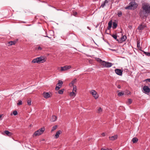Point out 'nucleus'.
Segmentation results:
<instances>
[{
    "mask_svg": "<svg viewBox=\"0 0 150 150\" xmlns=\"http://www.w3.org/2000/svg\"><path fill=\"white\" fill-rule=\"evenodd\" d=\"M139 13L142 19L146 20L149 15L150 14V5L148 3L142 4Z\"/></svg>",
    "mask_w": 150,
    "mask_h": 150,
    "instance_id": "f257e3e1",
    "label": "nucleus"
},
{
    "mask_svg": "<svg viewBox=\"0 0 150 150\" xmlns=\"http://www.w3.org/2000/svg\"><path fill=\"white\" fill-rule=\"evenodd\" d=\"M46 61V59L43 57L40 56L33 59L32 62L33 63H41Z\"/></svg>",
    "mask_w": 150,
    "mask_h": 150,
    "instance_id": "f03ea898",
    "label": "nucleus"
},
{
    "mask_svg": "<svg viewBox=\"0 0 150 150\" xmlns=\"http://www.w3.org/2000/svg\"><path fill=\"white\" fill-rule=\"evenodd\" d=\"M137 4L136 3L135 1H131L129 4L128 6L126 7L125 9H135L137 6Z\"/></svg>",
    "mask_w": 150,
    "mask_h": 150,
    "instance_id": "7ed1b4c3",
    "label": "nucleus"
},
{
    "mask_svg": "<svg viewBox=\"0 0 150 150\" xmlns=\"http://www.w3.org/2000/svg\"><path fill=\"white\" fill-rule=\"evenodd\" d=\"M45 130V127H43L37 131H35L34 132L33 135H34L35 136H39L40 135L43 133Z\"/></svg>",
    "mask_w": 150,
    "mask_h": 150,
    "instance_id": "20e7f679",
    "label": "nucleus"
},
{
    "mask_svg": "<svg viewBox=\"0 0 150 150\" xmlns=\"http://www.w3.org/2000/svg\"><path fill=\"white\" fill-rule=\"evenodd\" d=\"M90 93L93 95L96 99H97L98 98L99 95L95 90H92L90 91Z\"/></svg>",
    "mask_w": 150,
    "mask_h": 150,
    "instance_id": "39448f33",
    "label": "nucleus"
},
{
    "mask_svg": "<svg viewBox=\"0 0 150 150\" xmlns=\"http://www.w3.org/2000/svg\"><path fill=\"white\" fill-rule=\"evenodd\" d=\"M127 39V37L126 35H122L121 38H120L119 40H117V41L119 43H122V42L125 41Z\"/></svg>",
    "mask_w": 150,
    "mask_h": 150,
    "instance_id": "423d86ee",
    "label": "nucleus"
},
{
    "mask_svg": "<svg viewBox=\"0 0 150 150\" xmlns=\"http://www.w3.org/2000/svg\"><path fill=\"white\" fill-rule=\"evenodd\" d=\"M110 0H105L104 1H103L100 6V8L101 7L103 8L106 6V5H108V4L110 2ZM108 5H109V4Z\"/></svg>",
    "mask_w": 150,
    "mask_h": 150,
    "instance_id": "0eeeda50",
    "label": "nucleus"
},
{
    "mask_svg": "<svg viewBox=\"0 0 150 150\" xmlns=\"http://www.w3.org/2000/svg\"><path fill=\"white\" fill-rule=\"evenodd\" d=\"M71 66H66L61 67V71H65L71 68Z\"/></svg>",
    "mask_w": 150,
    "mask_h": 150,
    "instance_id": "6e6552de",
    "label": "nucleus"
},
{
    "mask_svg": "<svg viewBox=\"0 0 150 150\" xmlns=\"http://www.w3.org/2000/svg\"><path fill=\"white\" fill-rule=\"evenodd\" d=\"M122 70L119 69H116L115 70V73L119 76H122Z\"/></svg>",
    "mask_w": 150,
    "mask_h": 150,
    "instance_id": "1a4fd4ad",
    "label": "nucleus"
},
{
    "mask_svg": "<svg viewBox=\"0 0 150 150\" xmlns=\"http://www.w3.org/2000/svg\"><path fill=\"white\" fill-rule=\"evenodd\" d=\"M143 89L144 92L146 93H149L150 91V89L148 86H144Z\"/></svg>",
    "mask_w": 150,
    "mask_h": 150,
    "instance_id": "9d476101",
    "label": "nucleus"
},
{
    "mask_svg": "<svg viewBox=\"0 0 150 150\" xmlns=\"http://www.w3.org/2000/svg\"><path fill=\"white\" fill-rule=\"evenodd\" d=\"M43 96L45 98H47L50 97V95L48 92H44L43 93Z\"/></svg>",
    "mask_w": 150,
    "mask_h": 150,
    "instance_id": "9b49d317",
    "label": "nucleus"
},
{
    "mask_svg": "<svg viewBox=\"0 0 150 150\" xmlns=\"http://www.w3.org/2000/svg\"><path fill=\"white\" fill-rule=\"evenodd\" d=\"M146 26L145 25H143L142 24L140 25L138 28V29L139 30H143Z\"/></svg>",
    "mask_w": 150,
    "mask_h": 150,
    "instance_id": "f8f14e48",
    "label": "nucleus"
},
{
    "mask_svg": "<svg viewBox=\"0 0 150 150\" xmlns=\"http://www.w3.org/2000/svg\"><path fill=\"white\" fill-rule=\"evenodd\" d=\"M62 133L61 131L60 130L58 131L56 133V134L54 136V138L55 139L58 138L59 137V135Z\"/></svg>",
    "mask_w": 150,
    "mask_h": 150,
    "instance_id": "ddd939ff",
    "label": "nucleus"
},
{
    "mask_svg": "<svg viewBox=\"0 0 150 150\" xmlns=\"http://www.w3.org/2000/svg\"><path fill=\"white\" fill-rule=\"evenodd\" d=\"M18 40L17 39L16 40H14L13 41H10L9 42H8V44H9L8 46L11 45H14L16 43Z\"/></svg>",
    "mask_w": 150,
    "mask_h": 150,
    "instance_id": "4468645a",
    "label": "nucleus"
},
{
    "mask_svg": "<svg viewBox=\"0 0 150 150\" xmlns=\"http://www.w3.org/2000/svg\"><path fill=\"white\" fill-rule=\"evenodd\" d=\"M118 137L117 135H115L114 136H112L111 137H109V138L111 140H114L116 139Z\"/></svg>",
    "mask_w": 150,
    "mask_h": 150,
    "instance_id": "2eb2a0df",
    "label": "nucleus"
},
{
    "mask_svg": "<svg viewBox=\"0 0 150 150\" xmlns=\"http://www.w3.org/2000/svg\"><path fill=\"white\" fill-rule=\"evenodd\" d=\"M113 26L112 28L113 29H115L117 26V21H115L112 23Z\"/></svg>",
    "mask_w": 150,
    "mask_h": 150,
    "instance_id": "dca6fc26",
    "label": "nucleus"
},
{
    "mask_svg": "<svg viewBox=\"0 0 150 150\" xmlns=\"http://www.w3.org/2000/svg\"><path fill=\"white\" fill-rule=\"evenodd\" d=\"M57 120V117L55 115H53L50 119V121L52 122H54Z\"/></svg>",
    "mask_w": 150,
    "mask_h": 150,
    "instance_id": "f3484780",
    "label": "nucleus"
},
{
    "mask_svg": "<svg viewBox=\"0 0 150 150\" xmlns=\"http://www.w3.org/2000/svg\"><path fill=\"white\" fill-rule=\"evenodd\" d=\"M112 20L110 21L108 23V26L107 28V29L108 30H110L111 28L112 25Z\"/></svg>",
    "mask_w": 150,
    "mask_h": 150,
    "instance_id": "a211bd4d",
    "label": "nucleus"
},
{
    "mask_svg": "<svg viewBox=\"0 0 150 150\" xmlns=\"http://www.w3.org/2000/svg\"><path fill=\"white\" fill-rule=\"evenodd\" d=\"M4 133L7 135V136H10L12 135V133L11 132H10L8 130H6L4 131Z\"/></svg>",
    "mask_w": 150,
    "mask_h": 150,
    "instance_id": "6ab92c4d",
    "label": "nucleus"
},
{
    "mask_svg": "<svg viewBox=\"0 0 150 150\" xmlns=\"http://www.w3.org/2000/svg\"><path fill=\"white\" fill-rule=\"evenodd\" d=\"M98 59H99V61L101 62V65H103L104 67H105L106 62L104 61H102L101 59L99 58Z\"/></svg>",
    "mask_w": 150,
    "mask_h": 150,
    "instance_id": "aec40b11",
    "label": "nucleus"
},
{
    "mask_svg": "<svg viewBox=\"0 0 150 150\" xmlns=\"http://www.w3.org/2000/svg\"><path fill=\"white\" fill-rule=\"evenodd\" d=\"M112 64L111 63L106 62L105 67H111L112 66Z\"/></svg>",
    "mask_w": 150,
    "mask_h": 150,
    "instance_id": "412c9836",
    "label": "nucleus"
},
{
    "mask_svg": "<svg viewBox=\"0 0 150 150\" xmlns=\"http://www.w3.org/2000/svg\"><path fill=\"white\" fill-rule=\"evenodd\" d=\"M76 79H75L74 80H73L69 84V85L70 86H74V84L76 82Z\"/></svg>",
    "mask_w": 150,
    "mask_h": 150,
    "instance_id": "4be33fe9",
    "label": "nucleus"
},
{
    "mask_svg": "<svg viewBox=\"0 0 150 150\" xmlns=\"http://www.w3.org/2000/svg\"><path fill=\"white\" fill-rule=\"evenodd\" d=\"M138 140V139L136 137H134L132 138V141L133 143L137 142Z\"/></svg>",
    "mask_w": 150,
    "mask_h": 150,
    "instance_id": "5701e85b",
    "label": "nucleus"
},
{
    "mask_svg": "<svg viewBox=\"0 0 150 150\" xmlns=\"http://www.w3.org/2000/svg\"><path fill=\"white\" fill-rule=\"evenodd\" d=\"M70 95L71 96L74 97L76 96V94L74 92L72 91L70 93Z\"/></svg>",
    "mask_w": 150,
    "mask_h": 150,
    "instance_id": "b1692460",
    "label": "nucleus"
},
{
    "mask_svg": "<svg viewBox=\"0 0 150 150\" xmlns=\"http://www.w3.org/2000/svg\"><path fill=\"white\" fill-rule=\"evenodd\" d=\"M111 35L117 41V40H119V39H117V36L116 34H111Z\"/></svg>",
    "mask_w": 150,
    "mask_h": 150,
    "instance_id": "393cba45",
    "label": "nucleus"
},
{
    "mask_svg": "<svg viewBox=\"0 0 150 150\" xmlns=\"http://www.w3.org/2000/svg\"><path fill=\"white\" fill-rule=\"evenodd\" d=\"M63 83L62 81L59 80L58 81V83L56 84V86L60 85L61 86L62 85V86Z\"/></svg>",
    "mask_w": 150,
    "mask_h": 150,
    "instance_id": "a878e982",
    "label": "nucleus"
},
{
    "mask_svg": "<svg viewBox=\"0 0 150 150\" xmlns=\"http://www.w3.org/2000/svg\"><path fill=\"white\" fill-rule=\"evenodd\" d=\"M62 86V85H57L56 86V87H55V90L56 91L58 90Z\"/></svg>",
    "mask_w": 150,
    "mask_h": 150,
    "instance_id": "bb28decb",
    "label": "nucleus"
},
{
    "mask_svg": "<svg viewBox=\"0 0 150 150\" xmlns=\"http://www.w3.org/2000/svg\"><path fill=\"white\" fill-rule=\"evenodd\" d=\"M64 91V89H62L61 90L59 91L58 93L59 94H62L63 93Z\"/></svg>",
    "mask_w": 150,
    "mask_h": 150,
    "instance_id": "cd10ccee",
    "label": "nucleus"
},
{
    "mask_svg": "<svg viewBox=\"0 0 150 150\" xmlns=\"http://www.w3.org/2000/svg\"><path fill=\"white\" fill-rule=\"evenodd\" d=\"M31 100L30 98L27 100V103L28 105H31Z\"/></svg>",
    "mask_w": 150,
    "mask_h": 150,
    "instance_id": "c85d7f7f",
    "label": "nucleus"
},
{
    "mask_svg": "<svg viewBox=\"0 0 150 150\" xmlns=\"http://www.w3.org/2000/svg\"><path fill=\"white\" fill-rule=\"evenodd\" d=\"M76 90L77 88L76 86L74 85L73 86V89L72 91L74 92H76Z\"/></svg>",
    "mask_w": 150,
    "mask_h": 150,
    "instance_id": "c756f323",
    "label": "nucleus"
},
{
    "mask_svg": "<svg viewBox=\"0 0 150 150\" xmlns=\"http://www.w3.org/2000/svg\"><path fill=\"white\" fill-rule=\"evenodd\" d=\"M57 125H55L54 126H53L52 127V129L51 130V132H53V131H54V130H55L57 128Z\"/></svg>",
    "mask_w": 150,
    "mask_h": 150,
    "instance_id": "7c9ffc66",
    "label": "nucleus"
},
{
    "mask_svg": "<svg viewBox=\"0 0 150 150\" xmlns=\"http://www.w3.org/2000/svg\"><path fill=\"white\" fill-rule=\"evenodd\" d=\"M124 94V92L123 91H121L119 93H118L117 95L119 96H121L123 95Z\"/></svg>",
    "mask_w": 150,
    "mask_h": 150,
    "instance_id": "2f4dec72",
    "label": "nucleus"
},
{
    "mask_svg": "<svg viewBox=\"0 0 150 150\" xmlns=\"http://www.w3.org/2000/svg\"><path fill=\"white\" fill-rule=\"evenodd\" d=\"M122 12L121 11H119V12H118L117 15L119 17H121L122 16Z\"/></svg>",
    "mask_w": 150,
    "mask_h": 150,
    "instance_id": "473e14b6",
    "label": "nucleus"
},
{
    "mask_svg": "<svg viewBox=\"0 0 150 150\" xmlns=\"http://www.w3.org/2000/svg\"><path fill=\"white\" fill-rule=\"evenodd\" d=\"M132 102V100L131 99H129L128 100V105L130 104Z\"/></svg>",
    "mask_w": 150,
    "mask_h": 150,
    "instance_id": "72a5a7b5",
    "label": "nucleus"
},
{
    "mask_svg": "<svg viewBox=\"0 0 150 150\" xmlns=\"http://www.w3.org/2000/svg\"><path fill=\"white\" fill-rule=\"evenodd\" d=\"M140 42L139 41H137V47L139 48H140Z\"/></svg>",
    "mask_w": 150,
    "mask_h": 150,
    "instance_id": "f704fd0d",
    "label": "nucleus"
},
{
    "mask_svg": "<svg viewBox=\"0 0 150 150\" xmlns=\"http://www.w3.org/2000/svg\"><path fill=\"white\" fill-rule=\"evenodd\" d=\"M98 113H100L102 112V110L101 107H99L98 110Z\"/></svg>",
    "mask_w": 150,
    "mask_h": 150,
    "instance_id": "c9c22d12",
    "label": "nucleus"
},
{
    "mask_svg": "<svg viewBox=\"0 0 150 150\" xmlns=\"http://www.w3.org/2000/svg\"><path fill=\"white\" fill-rule=\"evenodd\" d=\"M144 53L146 55L149 56H150V52H144Z\"/></svg>",
    "mask_w": 150,
    "mask_h": 150,
    "instance_id": "e433bc0d",
    "label": "nucleus"
},
{
    "mask_svg": "<svg viewBox=\"0 0 150 150\" xmlns=\"http://www.w3.org/2000/svg\"><path fill=\"white\" fill-rule=\"evenodd\" d=\"M22 104V102L21 100H19L18 102L17 103V105H21Z\"/></svg>",
    "mask_w": 150,
    "mask_h": 150,
    "instance_id": "4c0bfd02",
    "label": "nucleus"
},
{
    "mask_svg": "<svg viewBox=\"0 0 150 150\" xmlns=\"http://www.w3.org/2000/svg\"><path fill=\"white\" fill-rule=\"evenodd\" d=\"M13 114L14 115H16L18 114L17 111L16 110H15L13 111Z\"/></svg>",
    "mask_w": 150,
    "mask_h": 150,
    "instance_id": "58836bf2",
    "label": "nucleus"
},
{
    "mask_svg": "<svg viewBox=\"0 0 150 150\" xmlns=\"http://www.w3.org/2000/svg\"><path fill=\"white\" fill-rule=\"evenodd\" d=\"M145 81H146V82H147V81H148L150 82V79H146L145 80Z\"/></svg>",
    "mask_w": 150,
    "mask_h": 150,
    "instance_id": "ea45409f",
    "label": "nucleus"
},
{
    "mask_svg": "<svg viewBox=\"0 0 150 150\" xmlns=\"http://www.w3.org/2000/svg\"><path fill=\"white\" fill-rule=\"evenodd\" d=\"M38 50H42V48L40 46L38 47L37 48Z\"/></svg>",
    "mask_w": 150,
    "mask_h": 150,
    "instance_id": "a19ab883",
    "label": "nucleus"
},
{
    "mask_svg": "<svg viewBox=\"0 0 150 150\" xmlns=\"http://www.w3.org/2000/svg\"><path fill=\"white\" fill-rule=\"evenodd\" d=\"M51 6V7H53V8H55V9H56V10H57V11H59V10H60V11H62V10H61V9H60V10H59V9H57L55 7H53V6Z\"/></svg>",
    "mask_w": 150,
    "mask_h": 150,
    "instance_id": "79ce46f5",
    "label": "nucleus"
},
{
    "mask_svg": "<svg viewBox=\"0 0 150 150\" xmlns=\"http://www.w3.org/2000/svg\"><path fill=\"white\" fill-rule=\"evenodd\" d=\"M101 150H112V149H105L103 148H102Z\"/></svg>",
    "mask_w": 150,
    "mask_h": 150,
    "instance_id": "37998d69",
    "label": "nucleus"
},
{
    "mask_svg": "<svg viewBox=\"0 0 150 150\" xmlns=\"http://www.w3.org/2000/svg\"><path fill=\"white\" fill-rule=\"evenodd\" d=\"M77 14V13L76 12H75L74 13L73 15L74 16H76Z\"/></svg>",
    "mask_w": 150,
    "mask_h": 150,
    "instance_id": "c03bdc74",
    "label": "nucleus"
},
{
    "mask_svg": "<svg viewBox=\"0 0 150 150\" xmlns=\"http://www.w3.org/2000/svg\"><path fill=\"white\" fill-rule=\"evenodd\" d=\"M128 28H129L130 29H131L132 28V26L131 25H129L128 27Z\"/></svg>",
    "mask_w": 150,
    "mask_h": 150,
    "instance_id": "a18cd8bd",
    "label": "nucleus"
},
{
    "mask_svg": "<svg viewBox=\"0 0 150 150\" xmlns=\"http://www.w3.org/2000/svg\"><path fill=\"white\" fill-rule=\"evenodd\" d=\"M102 135L103 136H105V134L103 132L102 133Z\"/></svg>",
    "mask_w": 150,
    "mask_h": 150,
    "instance_id": "49530a36",
    "label": "nucleus"
},
{
    "mask_svg": "<svg viewBox=\"0 0 150 150\" xmlns=\"http://www.w3.org/2000/svg\"><path fill=\"white\" fill-rule=\"evenodd\" d=\"M50 33H52L53 35L54 34V33H53V31H50Z\"/></svg>",
    "mask_w": 150,
    "mask_h": 150,
    "instance_id": "de8ad7c7",
    "label": "nucleus"
},
{
    "mask_svg": "<svg viewBox=\"0 0 150 150\" xmlns=\"http://www.w3.org/2000/svg\"><path fill=\"white\" fill-rule=\"evenodd\" d=\"M117 88H121V86H120V85H118V86H117Z\"/></svg>",
    "mask_w": 150,
    "mask_h": 150,
    "instance_id": "09e8293b",
    "label": "nucleus"
},
{
    "mask_svg": "<svg viewBox=\"0 0 150 150\" xmlns=\"http://www.w3.org/2000/svg\"><path fill=\"white\" fill-rule=\"evenodd\" d=\"M45 37H48V38H51V37H49V36H45Z\"/></svg>",
    "mask_w": 150,
    "mask_h": 150,
    "instance_id": "8fccbe9b",
    "label": "nucleus"
},
{
    "mask_svg": "<svg viewBox=\"0 0 150 150\" xmlns=\"http://www.w3.org/2000/svg\"><path fill=\"white\" fill-rule=\"evenodd\" d=\"M2 116V115H0V118H1Z\"/></svg>",
    "mask_w": 150,
    "mask_h": 150,
    "instance_id": "3c124183",
    "label": "nucleus"
},
{
    "mask_svg": "<svg viewBox=\"0 0 150 150\" xmlns=\"http://www.w3.org/2000/svg\"><path fill=\"white\" fill-rule=\"evenodd\" d=\"M87 28L89 29V27H87Z\"/></svg>",
    "mask_w": 150,
    "mask_h": 150,
    "instance_id": "603ef678",
    "label": "nucleus"
}]
</instances>
